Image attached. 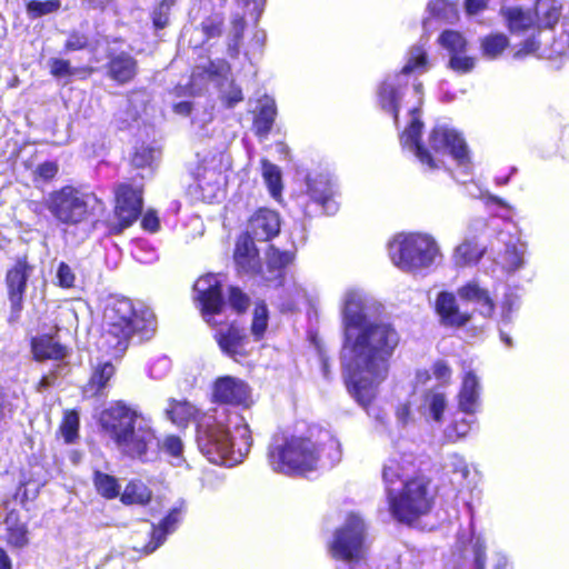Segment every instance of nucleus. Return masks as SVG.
<instances>
[{"instance_id":"49","label":"nucleus","mask_w":569,"mask_h":569,"mask_svg":"<svg viewBox=\"0 0 569 569\" xmlns=\"http://www.w3.org/2000/svg\"><path fill=\"white\" fill-rule=\"evenodd\" d=\"M228 302L236 313L243 315L249 309L251 300L239 287L231 286L228 289Z\"/></svg>"},{"instance_id":"5","label":"nucleus","mask_w":569,"mask_h":569,"mask_svg":"<svg viewBox=\"0 0 569 569\" xmlns=\"http://www.w3.org/2000/svg\"><path fill=\"white\" fill-rule=\"evenodd\" d=\"M423 123L413 117L405 130L399 134L402 148H409L413 151L418 161L435 171L440 168V161L437 156L448 151L458 166L470 164V154L463 137L455 130L446 127L436 126L428 134V146L421 141Z\"/></svg>"},{"instance_id":"31","label":"nucleus","mask_w":569,"mask_h":569,"mask_svg":"<svg viewBox=\"0 0 569 569\" xmlns=\"http://www.w3.org/2000/svg\"><path fill=\"white\" fill-rule=\"evenodd\" d=\"M114 375L116 367L111 361L99 362L92 369V372L86 385V390L93 397L101 396Z\"/></svg>"},{"instance_id":"27","label":"nucleus","mask_w":569,"mask_h":569,"mask_svg":"<svg viewBox=\"0 0 569 569\" xmlns=\"http://www.w3.org/2000/svg\"><path fill=\"white\" fill-rule=\"evenodd\" d=\"M267 269L272 277L266 278L267 281L276 280L278 286H282L286 277V269L293 263L296 253L290 250H280L270 244L266 251Z\"/></svg>"},{"instance_id":"51","label":"nucleus","mask_w":569,"mask_h":569,"mask_svg":"<svg viewBox=\"0 0 569 569\" xmlns=\"http://www.w3.org/2000/svg\"><path fill=\"white\" fill-rule=\"evenodd\" d=\"M153 162V148L150 146H147L142 143L141 146H138L134 148L131 158L130 163L132 167L137 169H143L151 167Z\"/></svg>"},{"instance_id":"56","label":"nucleus","mask_w":569,"mask_h":569,"mask_svg":"<svg viewBox=\"0 0 569 569\" xmlns=\"http://www.w3.org/2000/svg\"><path fill=\"white\" fill-rule=\"evenodd\" d=\"M162 449L172 458H181L183 452L182 440L177 435H168L163 439Z\"/></svg>"},{"instance_id":"58","label":"nucleus","mask_w":569,"mask_h":569,"mask_svg":"<svg viewBox=\"0 0 569 569\" xmlns=\"http://www.w3.org/2000/svg\"><path fill=\"white\" fill-rule=\"evenodd\" d=\"M540 49V41L535 37H529L525 39L520 44L518 50L515 52V57L518 59H522L527 56L535 54Z\"/></svg>"},{"instance_id":"12","label":"nucleus","mask_w":569,"mask_h":569,"mask_svg":"<svg viewBox=\"0 0 569 569\" xmlns=\"http://www.w3.org/2000/svg\"><path fill=\"white\" fill-rule=\"evenodd\" d=\"M335 184L325 176L307 179L305 199L301 203L306 217L333 216L339 210Z\"/></svg>"},{"instance_id":"19","label":"nucleus","mask_w":569,"mask_h":569,"mask_svg":"<svg viewBox=\"0 0 569 569\" xmlns=\"http://www.w3.org/2000/svg\"><path fill=\"white\" fill-rule=\"evenodd\" d=\"M156 436L150 427H136L132 425L126 432L114 441L117 447L123 455L132 459H142L147 452L149 445L154 440Z\"/></svg>"},{"instance_id":"22","label":"nucleus","mask_w":569,"mask_h":569,"mask_svg":"<svg viewBox=\"0 0 569 569\" xmlns=\"http://www.w3.org/2000/svg\"><path fill=\"white\" fill-rule=\"evenodd\" d=\"M30 351L36 362L61 361L69 356V349L51 333H41L30 339Z\"/></svg>"},{"instance_id":"61","label":"nucleus","mask_w":569,"mask_h":569,"mask_svg":"<svg viewBox=\"0 0 569 569\" xmlns=\"http://www.w3.org/2000/svg\"><path fill=\"white\" fill-rule=\"evenodd\" d=\"M490 0H465V9L469 16L483 11Z\"/></svg>"},{"instance_id":"47","label":"nucleus","mask_w":569,"mask_h":569,"mask_svg":"<svg viewBox=\"0 0 569 569\" xmlns=\"http://www.w3.org/2000/svg\"><path fill=\"white\" fill-rule=\"evenodd\" d=\"M59 172L57 161L47 160L39 163L32 172V181L36 186L39 183H49L54 180Z\"/></svg>"},{"instance_id":"40","label":"nucleus","mask_w":569,"mask_h":569,"mask_svg":"<svg viewBox=\"0 0 569 569\" xmlns=\"http://www.w3.org/2000/svg\"><path fill=\"white\" fill-rule=\"evenodd\" d=\"M509 39L503 33H490L481 39L482 54L489 59H496L507 49Z\"/></svg>"},{"instance_id":"43","label":"nucleus","mask_w":569,"mask_h":569,"mask_svg":"<svg viewBox=\"0 0 569 569\" xmlns=\"http://www.w3.org/2000/svg\"><path fill=\"white\" fill-rule=\"evenodd\" d=\"M262 176L266 184L270 191V194L274 199H279L282 191V179L279 168L270 161L263 159L261 161Z\"/></svg>"},{"instance_id":"60","label":"nucleus","mask_w":569,"mask_h":569,"mask_svg":"<svg viewBox=\"0 0 569 569\" xmlns=\"http://www.w3.org/2000/svg\"><path fill=\"white\" fill-rule=\"evenodd\" d=\"M140 226L144 231L150 233H154L160 229V220L154 209H148L143 214H141Z\"/></svg>"},{"instance_id":"14","label":"nucleus","mask_w":569,"mask_h":569,"mask_svg":"<svg viewBox=\"0 0 569 569\" xmlns=\"http://www.w3.org/2000/svg\"><path fill=\"white\" fill-rule=\"evenodd\" d=\"M212 335L221 353L236 362H241L251 355L249 336L246 328L237 321L227 322L224 326H217Z\"/></svg>"},{"instance_id":"52","label":"nucleus","mask_w":569,"mask_h":569,"mask_svg":"<svg viewBox=\"0 0 569 569\" xmlns=\"http://www.w3.org/2000/svg\"><path fill=\"white\" fill-rule=\"evenodd\" d=\"M472 422L466 418L452 420L447 427L446 437L452 442L465 438L470 432Z\"/></svg>"},{"instance_id":"37","label":"nucleus","mask_w":569,"mask_h":569,"mask_svg":"<svg viewBox=\"0 0 569 569\" xmlns=\"http://www.w3.org/2000/svg\"><path fill=\"white\" fill-rule=\"evenodd\" d=\"M80 417L76 409L63 411L59 423L58 432L62 436L64 443L72 445L79 439Z\"/></svg>"},{"instance_id":"15","label":"nucleus","mask_w":569,"mask_h":569,"mask_svg":"<svg viewBox=\"0 0 569 569\" xmlns=\"http://www.w3.org/2000/svg\"><path fill=\"white\" fill-rule=\"evenodd\" d=\"M182 518V508H171L168 513L159 521L151 523L150 528L144 532L146 541L136 539L132 549L141 555L148 556L154 552L167 540L168 535L176 531ZM142 532L136 531L138 538Z\"/></svg>"},{"instance_id":"25","label":"nucleus","mask_w":569,"mask_h":569,"mask_svg":"<svg viewBox=\"0 0 569 569\" xmlns=\"http://www.w3.org/2000/svg\"><path fill=\"white\" fill-rule=\"evenodd\" d=\"M459 298L466 302H477L479 313L483 318H491L496 311V303L487 289L481 288L475 280L466 282L458 288Z\"/></svg>"},{"instance_id":"64","label":"nucleus","mask_w":569,"mask_h":569,"mask_svg":"<svg viewBox=\"0 0 569 569\" xmlns=\"http://www.w3.org/2000/svg\"><path fill=\"white\" fill-rule=\"evenodd\" d=\"M193 103L190 101H180L172 106V110L174 113L180 116H189L192 112Z\"/></svg>"},{"instance_id":"57","label":"nucleus","mask_w":569,"mask_h":569,"mask_svg":"<svg viewBox=\"0 0 569 569\" xmlns=\"http://www.w3.org/2000/svg\"><path fill=\"white\" fill-rule=\"evenodd\" d=\"M220 100H221L222 106L226 109H232L238 103L243 101L242 89L238 84H234L233 82H231L229 91L226 93H222L220 96Z\"/></svg>"},{"instance_id":"55","label":"nucleus","mask_w":569,"mask_h":569,"mask_svg":"<svg viewBox=\"0 0 569 569\" xmlns=\"http://www.w3.org/2000/svg\"><path fill=\"white\" fill-rule=\"evenodd\" d=\"M448 66L458 73H468L475 68V58L455 53L451 54Z\"/></svg>"},{"instance_id":"54","label":"nucleus","mask_w":569,"mask_h":569,"mask_svg":"<svg viewBox=\"0 0 569 569\" xmlns=\"http://www.w3.org/2000/svg\"><path fill=\"white\" fill-rule=\"evenodd\" d=\"M74 283L76 274L67 262L61 261L57 269V286L62 289H71L74 287Z\"/></svg>"},{"instance_id":"48","label":"nucleus","mask_w":569,"mask_h":569,"mask_svg":"<svg viewBox=\"0 0 569 569\" xmlns=\"http://www.w3.org/2000/svg\"><path fill=\"white\" fill-rule=\"evenodd\" d=\"M246 29V20L243 17H236L232 20V38L228 43V53L231 58L236 59L240 53V46L243 39Z\"/></svg>"},{"instance_id":"30","label":"nucleus","mask_w":569,"mask_h":569,"mask_svg":"<svg viewBox=\"0 0 569 569\" xmlns=\"http://www.w3.org/2000/svg\"><path fill=\"white\" fill-rule=\"evenodd\" d=\"M6 541L7 543L16 549H22L29 543V531L27 525L21 522L19 519V512L17 510H10L6 518Z\"/></svg>"},{"instance_id":"17","label":"nucleus","mask_w":569,"mask_h":569,"mask_svg":"<svg viewBox=\"0 0 569 569\" xmlns=\"http://www.w3.org/2000/svg\"><path fill=\"white\" fill-rule=\"evenodd\" d=\"M250 398L247 382L232 376L216 379L212 386V402L228 406H244Z\"/></svg>"},{"instance_id":"9","label":"nucleus","mask_w":569,"mask_h":569,"mask_svg":"<svg viewBox=\"0 0 569 569\" xmlns=\"http://www.w3.org/2000/svg\"><path fill=\"white\" fill-rule=\"evenodd\" d=\"M328 550L335 560L359 562L365 559L367 545L363 520L356 515H349L343 525L335 530Z\"/></svg>"},{"instance_id":"59","label":"nucleus","mask_w":569,"mask_h":569,"mask_svg":"<svg viewBox=\"0 0 569 569\" xmlns=\"http://www.w3.org/2000/svg\"><path fill=\"white\" fill-rule=\"evenodd\" d=\"M231 70V66L224 59H219L217 61H209V63L204 67V72L210 78H219L226 76Z\"/></svg>"},{"instance_id":"13","label":"nucleus","mask_w":569,"mask_h":569,"mask_svg":"<svg viewBox=\"0 0 569 569\" xmlns=\"http://www.w3.org/2000/svg\"><path fill=\"white\" fill-rule=\"evenodd\" d=\"M194 290L203 320L209 327L216 328L218 321L213 317L222 313L224 309L221 281L214 274L208 273L197 280Z\"/></svg>"},{"instance_id":"38","label":"nucleus","mask_w":569,"mask_h":569,"mask_svg":"<svg viewBox=\"0 0 569 569\" xmlns=\"http://www.w3.org/2000/svg\"><path fill=\"white\" fill-rule=\"evenodd\" d=\"M167 417L172 421V423L181 427L187 426L189 421L194 416V407L183 400L179 401L176 399L169 400V407L166 410Z\"/></svg>"},{"instance_id":"4","label":"nucleus","mask_w":569,"mask_h":569,"mask_svg":"<svg viewBox=\"0 0 569 569\" xmlns=\"http://www.w3.org/2000/svg\"><path fill=\"white\" fill-rule=\"evenodd\" d=\"M157 328V316L151 308L136 305L126 297L117 298L107 308L106 326L97 346L101 352L119 358L124 355L133 339L138 343L152 339Z\"/></svg>"},{"instance_id":"28","label":"nucleus","mask_w":569,"mask_h":569,"mask_svg":"<svg viewBox=\"0 0 569 569\" xmlns=\"http://www.w3.org/2000/svg\"><path fill=\"white\" fill-rule=\"evenodd\" d=\"M480 386L472 371L463 375L461 388L458 392V407L467 415H475L479 406Z\"/></svg>"},{"instance_id":"33","label":"nucleus","mask_w":569,"mask_h":569,"mask_svg":"<svg viewBox=\"0 0 569 569\" xmlns=\"http://www.w3.org/2000/svg\"><path fill=\"white\" fill-rule=\"evenodd\" d=\"M429 68V58L426 48L422 44H413L408 49V58L402 68L396 73V78L400 76H409L413 72L422 73Z\"/></svg>"},{"instance_id":"29","label":"nucleus","mask_w":569,"mask_h":569,"mask_svg":"<svg viewBox=\"0 0 569 569\" xmlns=\"http://www.w3.org/2000/svg\"><path fill=\"white\" fill-rule=\"evenodd\" d=\"M507 28L512 33H522L529 30H537L531 10H523L521 7H507L500 10Z\"/></svg>"},{"instance_id":"63","label":"nucleus","mask_w":569,"mask_h":569,"mask_svg":"<svg viewBox=\"0 0 569 569\" xmlns=\"http://www.w3.org/2000/svg\"><path fill=\"white\" fill-rule=\"evenodd\" d=\"M475 567L476 569H486V550L481 545H477L473 548Z\"/></svg>"},{"instance_id":"16","label":"nucleus","mask_w":569,"mask_h":569,"mask_svg":"<svg viewBox=\"0 0 569 569\" xmlns=\"http://www.w3.org/2000/svg\"><path fill=\"white\" fill-rule=\"evenodd\" d=\"M138 418L139 413L134 409L118 400L100 412L99 425L114 442L121 436L124 437V432L132 425H137Z\"/></svg>"},{"instance_id":"26","label":"nucleus","mask_w":569,"mask_h":569,"mask_svg":"<svg viewBox=\"0 0 569 569\" xmlns=\"http://www.w3.org/2000/svg\"><path fill=\"white\" fill-rule=\"evenodd\" d=\"M531 11L538 32L552 30L562 14V3L560 0H537Z\"/></svg>"},{"instance_id":"3","label":"nucleus","mask_w":569,"mask_h":569,"mask_svg":"<svg viewBox=\"0 0 569 569\" xmlns=\"http://www.w3.org/2000/svg\"><path fill=\"white\" fill-rule=\"evenodd\" d=\"M338 441L326 429L308 425L300 433L277 432L268 446L267 459L273 471L288 476L315 471L325 455L338 450Z\"/></svg>"},{"instance_id":"11","label":"nucleus","mask_w":569,"mask_h":569,"mask_svg":"<svg viewBox=\"0 0 569 569\" xmlns=\"http://www.w3.org/2000/svg\"><path fill=\"white\" fill-rule=\"evenodd\" d=\"M33 270L34 266L30 262L29 256L23 253L18 256L6 271L4 283L10 302L9 323H18L21 319L28 281Z\"/></svg>"},{"instance_id":"1","label":"nucleus","mask_w":569,"mask_h":569,"mask_svg":"<svg viewBox=\"0 0 569 569\" xmlns=\"http://www.w3.org/2000/svg\"><path fill=\"white\" fill-rule=\"evenodd\" d=\"M343 349L348 360L343 366L349 393L368 408L377 396L378 386L388 377L391 359L401 337L387 321H370L362 297L349 291L342 309Z\"/></svg>"},{"instance_id":"41","label":"nucleus","mask_w":569,"mask_h":569,"mask_svg":"<svg viewBox=\"0 0 569 569\" xmlns=\"http://www.w3.org/2000/svg\"><path fill=\"white\" fill-rule=\"evenodd\" d=\"M60 9V0H29L26 2V12L30 20H37L44 16L53 14Z\"/></svg>"},{"instance_id":"7","label":"nucleus","mask_w":569,"mask_h":569,"mask_svg":"<svg viewBox=\"0 0 569 569\" xmlns=\"http://www.w3.org/2000/svg\"><path fill=\"white\" fill-rule=\"evenodd\" d=\"M199 427L203 428L199 436L200 448L213 463H238L250 450V437L244 433L241 443H237L223 425L207 422L206 426L200 425Z\"/></svg>"},{"instance_id":"21","label":"nucleus","mask_w":569,"mask_h":569,"mask_svg":"<svg viewBox=\"0 0 569 569\" xmlns=\"http://www.w3.org/2000/svg\"><path fill=\"white\" fill-rule=\"evenodd\" d=\"M249 233L258 241H270L280 232V217L274 210L259 208L248 220Z\"/></svg>"},{"instance_id":"20","label":"nucleus","mask_w":569,"mask_h":569,"mask_svg":"<svg viewBox=\"0 0 569 569\" xmlns=\"http://www.w3.org/2000/svg\"><path fill=\"white\" fill-rule=\"evenodd\" d=\"M435 311L439 316L440 323L449 328H462L467 326L472 315L462 312L452 292L440 291L435 301Z\"/></svg>"},{"instance_id":"45","label":"nucleus","mask_w":569,"mask_h":569,"mask_svg":"<svg viewBox=\"0 0 569 569\" xmlns=\"http://www.w3.org/2000/svg\"><path fill=\"white\" fill-rule=\"evenodd\" d=\"M176 0H160L151 10L150 17L156 30L164 29L170 21V11Z\"/></svg>"},{"instance_id":"23","label":"nucleus","mask_w":569,"mask_h":569,"mask_svg":"<svg viewBox=\"0 0 569 569\" xmlns=\"http://www.w3.org/2000/svg\"><path fill=\"white\" fill-rule=\"evenodd\" d=\"M407 87V81L401 82L396 77L393 80L386 79L378 86V103L383 111L392 114L396 127L399 126L400 100Z\"/></svg>"},{"instance_id":"10","label":"nucleus","mask_w":569,"mask_h":569,"mask_svg":"<svg viewBox=\"0 0 569 569\" xmlns=\"http://www.w3.org/2000/svg\"><path fill=\"white\" fill-rule=\"evenodd\" d=\"M113 214L116 221H103L108 234L118 236L130 228L142 214L144 186L133 184L129 181L120 182L114 187Z\"/></svg>"},{"instance_id":"53","label":"nucleus","mask_w":569,"mask_h":569,"mask_svg":"<svg viewBox=\"0 0 569 569\" xmlns=\"http://www.w3.org/2000/svg\"><path fill=\"white\" fill-rule=\"evenodd\" d=\"M90 44V38L88 34L78 30H72L68 33V37L63 43L64 52L81 51L86 50Z\"/></svg>"},{"instance_id":"24","label":"nucleus","mask_w":569,"mask_h":569,"mask_svg":"<svg viewBox=\"0 0 569 569\" xmlns=\"http://www.w3.org/2000/svg\"><path fill=\"white\" fill-rule=\"evenodd\" d=\"M107 74L116 83L131 82L138 73V61L128 52L110 53L106 63Z\"/></svg>"},{"instance_id":"39","label":"nucleus","mask_w":569,"mask_h":569,"mask_svg":"<svg viewBox=\"0 0 569 569\" xmlns=\"http://www.w3.org/2000/svg\"><path fill=\"white\" fill-rule=\"evenodd\" d=\"M276 116L277 109L273 103L261 106L253 119L254 133L258 137H267L273 127Z\"/></svg>"},{"instance_id":"35","label":"nucleus","mask_w":569,"mask_h":569,"mask_svg":"<svg viewBox=\"0 0 569 569\" xmlns=\"http://www.w3.org/2000/svg\"><path fill=\"white\" fill-rule=\"evenodd\" d=\"M92 483L97 493L106 500H113L120 496L121 485L118 478L112 475L94 470Z\"/></svg>"},{"instance_id":"6","label":"nucleus","mask_w":569,"mask_h":569,"mask_svg":"<svg viewBox=\"0 0 569 569\" xmlns=\"http://www.w3.org/2000/svg\"><path fill=\"white\" fill-rule=\"evenodd\" d=\"M46 208L57 222L77 227L88 222L98 211H103L106 204L93 191L66 184L49 193Z\"/></svg>"},{"instance_id":"18","label":"nucleus","mask_w":569,"mask_h":569,"mask_svg":"<svg viewBox=\"0 0 569 569\" xmlns=\"http://www.w3.org/2000/svg\"><path fill=\"white\" fill-rule=\"evenodd\" d=\"M233 261L239 271L249 276H263L260 253L254 238L248 231L240 233L234 243Z\"/></svg>"},{"instance_id":"44","label":"nucleus","mask_w":569,"mask_h":569,"mask_svg":"<svg viewBox=\"0 0 569 569\" xmlns=\"http://www.w3.org/2000/svg\"><path fill=\"white\" fill-rule=\"evenodd\" d=\"M200 30L204 37V41L220 38L224 30V16L220 12L207 16L200 23Z\"/></svg>"},{"instance_id":"32","label":"nucleus","mask_w":569,"mask_h":569,"mask_svg":"<svg viewBox=\"0 0 569 569\" xmlns=\"http://www.w3.org/2000/svg\"><path fill=\"white\" fill-rule=\"evenodd\" d=\"M118 498L124 506H147L152 500V491L141 480L132 479Z\"/></svg>"},{"instance_id":"62","label":"nucleus","mask_w":569,"mask_h":569,"mask_svg":"<svg viewBox=\"0 0 569 569\" xmlns=\"http://www.w3.org/2000/svg\"><path fill=\"white\" fill-rule=\"evenodd\" d=\"M433 375L437 379H448L451 375V369L443 360H437L432 366Z\"/></svg>"},{"instance_id":"8","label":"nucleus","mask_w":569,"mask_h":569,"mask_svg":"<svg viewBox=\"0 0 569 569\" xmlns=\"http://www.w3.org/2000/svg\"><path fill=\"white\" fill-rule=\"evenodd\" d=\"M391 261L402 271L415 272L430 267L441 256L436 240L423 233H409L397 241V250H392Z\"/></svg>"},{"instance_id":"42","label":"nucleus","mask_w":569,"mask_h":569,"mask_svg":"<svg viewBox=\"0 0 569 569\" xmlns=\"http://www.w3.org/2000/svg\"><path fill=\"white\" fill-rule=\"evenodd\" d=\"M268 321L269 312L267 305L263 301L256 303L250 325V331L256 341L263 339L268 329Z\"/></svg>"},{"instance_id":"34","label":"nucleus","mask_w":569,"mask_h":569,"mask_svg":"<svg viewBox=\"0 0 569 569\" xmlns=\"http://www.w3.org/2000/svg\"><path fill=\"white\" fill-rule=\"evenodd\" d=\"M486 246L479 243L476 237L465 239L455 251L458 263L462 266L477 264L486 253Z\"/></svg>"},{"instance_id":"50","label":"nucleus","mask_w":569,"mask_h":569,"mask_svg":"<svg viewBox=\"0 0 569 569\" xmlns=\"http://www.w3.org/2000/svg\"><path fill=\"white\" fill-rule=\"evenodd\" d=\"M425 402L435 421L441 422L446 409V396L442 392L429 391L425 396Z\"/></svg>"},{"instance_id":"2","label":"nucleus","mask_w":569,"mask_h":569,"mask_svg":"<svg viewBox=\"0 0 569 569\" xmlns=\"http://www.w3.org/2000/svg\"><path fill=\"white\" fill-rule=\"evenodd\" d=\"M382 481L389 512L399 523L413 525L436 505L438 486L417 467L412 453L389 458L382 468Z\"/></svg>"},{"instance_id":"36","label":"nucleus","mask_w":569,"mask_h":569,"mask_svg":"<svg viewBox=\"0 0 569 569\" xmlns=\"http://www.w3.org/2000/svg\"><path fill=\"white\" fill-rule=\"evenodd\" d=\"M49 72L56 78L72 77L76 74H83L84 77L93 73L94 69L89 66L74 68L68 59L63 58H50L48 61Z\"/></svg>"},{"instance_id":"46","label":"nucleus","mask_w":569,"mask_h":569,"mask_svg":"<svg viewBox=\"0 0 569 569\" xmlns=\"http://www.w3.org/2000/svg\"><path fill=\"white\" fill-rule=\"evenodd\" d=\"M440 46L446 48L451 54L461 53L466 50L467 41L462 34L455 30H445L438 39Z\"/></svg>"}]
</instances>
